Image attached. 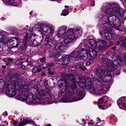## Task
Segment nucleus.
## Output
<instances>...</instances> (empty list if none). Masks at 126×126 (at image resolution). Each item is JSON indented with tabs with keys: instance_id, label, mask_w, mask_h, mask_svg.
<instances>
[{
	"instance_id": "nucleus-1",
	"label": "nucleus",
	"mask_w": 126,
	"mask_h": 126,
	"mask_svg": "<svg viewBox=\"0 0 126 126\" xmlns=\"http://www.w3.org/2000/svg\"><path fill=\"white\" fill-rule=\"evenodd\" d=\"M64 80H60L58 82L59 87L60 90L58 96H61L62 94L65 91L68 94V97L65 102H70L79 101L83 99L84 94L81 89L77 90L75 76L73 75L67 74L64 76Z\"/></svg>"
},
{
	"instance_id": "nucleus-2",
	"label": "nucleus",
	"mask_w": 126,
	"mask_h": 126,
	"mask_svg": "<svg viewBox=\"0 0 126 126\" xmlns=\"http://www.w3.org/2000/svg\"><path fill=\"white\" fill-rule=\"evenodd\" d=\"M101 9L102 11L106 14V16L109 25L111 27H113L117 30L122 31L123 27L120 25V20L115 15L123 16L126 19V11L121 9L120 6L118 5L115 4L113 7L111 4L108 3L103 4Z\"/></svg>"
},
{
	"instance_id": "nucleus-3",
	"label": "nucleus",
	"mask_w": 126,
	"mask_h": 126,
	"mask_svg": "<svg viewBox=\"0 0 126 126\" xmlns=\"http://www.w3.org/2000/svg\"><path fill=\"white\" fill-rule=\"evenodd\" d=\"M79 85L81 89L85 87L87 89H91L89 92L92 94L101 95L106 93V89L99 80L93 81L92 84L90 78L87 77L85 79L83 78L79 80Z\"/></svg>"
},
{
	"instance_id": "nucleus-4",
	"label": "nucleus",
	"mask_w": 126,
	"mask_h": 126,
	"mask_svg": "<svg viewBox=\"0 0 126 126\" xmlns=\"http://www.w3.org/2000/svg\"><path fill=\"white\" fill-rule=\"evenodd\" d=\"M67 28L65 26L59 27L56 34L57 36L59 38L63 36L64 42L65 44L75 41L82 34V31L80 27H78L75 29L73 34V30L68 29L66 32Z\"/></svg>"
},
{
	"instance_id": "nucleus-5",
	"label": "nucleus",
	"mask_w": 126,
	"mask_h": 126,
	"mask_svg": "<svg viewBox=\"0 0 126 126\" xmlns=\"http://www.w3.org/2000/svg\"><path fill=\"white\" fill-rule=\"evenodd\" d=\"M106 63L107 65L106 67V70L108 71V74L106 75L102 79L104 82H109L111 80L112 76L110 72L115 70L117 68V65L119 66L122 65L124 63V62L122 59H121L120 60H118L117 61H114L113 63L111 62L110 60L108 58L103 59L101 61L102 65L105 66Z\"/></svg>"
},
{
	"instance_id": "nucleus-6",
	"label": "nucleus",
	"mask_w": 126,
	"mask_h": 126,
	"mask_svg": "<svg viewBox=\"0 0 126 126\" xmlns=\"http://www.w3.org/2000/svg\"><path fill=\"white\" fill-rule=\"evenodd\" d=\"M36 86V88L35 87L33 90L35 98L34 103L33 104L44 105L52 104V103L50 101V96L49 94L44 90L39 89L37 86Z\"/></svg>"
},
{
	"instance_id": "nucleus-7",
	"label": "nucleus",
	"mask_w": 126,
	"mask_h": 126,
	"mask_svg": "<svg viewBox=\"0 0 126 126\" xmlns=\"http://www.w3.org/2000/svg\"><path fill=\"white\" fill-rule=\"evenodd\" d=\"M89 44L91 47V50L88 45L84 43V53L82 54L81 58L84 60H86L90 56V59H94L97 56V53L96 50L97 48V45L95 41L92 39L89 40Z\"/></svg>"
},
{
	"instance_id": "nucleus-8",
	"label": "nucleus",
	"mask_w": 126,
	"mask_h": 126,
	"mask_svg": "<svg viewBox=\"0 0 126 126\" xmlns=\"http://www.w3.org/2000/svg\"><path fill=\"white\" fill-rule=\"evenodd\" d=\"M29 86L25 85L21 90L20 91L17 98L19 100L23 101L26 100L28 104H30L34 103V96L33 94L29 90Z\"/></svg>"
},
{
	"instance_id": "nucleus-9",
	"label": "nucleus",
	"mask_w": 126,
	"mask_h": 126,
	"mask_svg": "<svg viewBox=\"0 0 126 126\" xmlns=\"http://www.w3.org/2000/svg\"><path fill=\"white\" fill-rule=\"evenodd\" d=\"M9 34L7 32L0 30V42L4 44L10 43L12 45L10 47L11 48L18 47L20 42V40L16 37L12 38L8 37Z\"/></svg>"
},
{
	"instance_id": "nucleus-10",
	"label": "nucleus",
	"mask_w": 126,
	"mask_h": 126,
	"mask_svg": "<svg viewBox=\"0 0 126 126\" xmlns=\"http://www.w3.org/2000/svg\"><path fill=\"white\" fill-rule=\"evenodd\" d=\"M14 82L11 85H7L6 87V95L9 97H13L16 93V91L18 88V83H21L22 80L20 79L18 77L14 79Z\"/></svg>"
},
{
	"instance_id": "nucleus-11",
	"label": "nucleus",
	"mask_w": 126,
	"mask_h": 126,
	"mask_svg": "<svg viewBox=\"0 0 126 126\" xmlns=\"http://www.w3.org/2000/svg\"><path fill=\"white\" fill-rule=\"evenodd\" d=\"M104 26L103 27L105 30H100L99 31V33L104 38H105L107 40H110L112 39V36L110 33L111 31V29L110 28L113 27H113H110L109 25L108 21L107 20H105L104 22Z\"/></svg>"
},
{
	"instance_id": "nucleus-12",
	"label": "nucleus",
	"mask_w": 126,
	"mask_h": 126,
	"mask_svg": "<svg viewBox=\"0 0 126 126\" xmlns=\"http://www.w3.org/2000/svg\"><path fill=\"white\" fill-rule=\"evenodd\" d=\"M83 44V42H81L78 47L71 53L69 55L70 56L75 58L77 60H79L80 58L82 59L81 58V55L80 56V55L81 53H84V47L85 46Z\"/></svg>"
},
{
	"instance_id": "nucleus-13",
	"label": "nucleus",
	"mask_w": 126,
	"mask_h": 126,
	"mask_svg": "<svg viewBox=\"0 0 126 126\" xmlns=\"http://www.w3.org/2000/svg\"><path fill=\"white\" fill-rule=\"evenodd\" d=\"M41 29L43 32V34L46 36H52L54 33V28L53 26L49 25L48 26L45 25L41 27Z\"/></svg>"
},
{
	"instance_id": "nucleus-14",
	"label": "nucleus",
	"mask_w": 126,
	"mask_h": 126,
	"mask_svg": "<svg viewBox=\"0 0 126 126\" xmlns=\"http://www.w3.org/2000/svg\"><path fill=\"white\" fill-rule=\"evenodd\" d=\"M101 65L103 67H104L105 69L102 70L100 69H97L96 70V73L98 76L101 79L105 77L106 75L108 74V71L106 70V67L107 65V64L105 63V65L104 66H103V64L101 63Z\"/></svg>"
},
{
	"instance_id": "nucleus-15",
	"label": "nucleus",
	"mask_w": 126,
	"mask_h": 126,
	"mask_svg": "<svg viewBox=\"0 0 126 126\" xmlns=\"http://www.w3.org/2000/svg\"><path fill=\"white\" fill-rule=\"evenodd\" d=\"M29 34L28 33L26 34V35L24 38V41L25 40H26V44H27V41L28 40L29 44L30 46H35L36 44H35V39L33 38V37L32 36H30V38H28Z\"/></svg>"
},
{
	"instance_id": "nucleus-16",
	"label": "nucleus",
	"mask_w": 126,
	"mask_h": 126,
	"mask_svg": "<svg viewBox=\"0 0 126 126\" xmlns=\"http://www.w3.org/2000/svg\"><path fill=\"white\" fill-rule=\"evenodd\" d=\"M6 3L14 6H20L21 5V1L18 0H6Z\"/></svg>"
},
{
	"instance_id": "nucleus-17",
	"label": "nucleus",
	"mask_w": 126,
	"mask_h": 126,
	"mask_svg": "<svg viewBox=\"0 0 126 126\" xmlns=\"http://www.w3.org/2000/svg\"><path fill=\"white\" fill-rule=\"evenodd\" d=\"M66 48V46H65L61 42L57 43L53 48L54 49L57 50L58 49L64 52Z\"/></svg>"
},
{
	"instance_id": "nucleus-18",
	"label": "nucleus",
	"mask_w": 126,
	"mask_h": 126,
	"mask_svg": "<svg viewBox=\"0 0 126 126\" xmlns=\"http://www.w3.org/2000/svg\"><path fill=\"white\" fill-rule=\"evenodd\" d=\"M52 52V53L53 57L55 60L58 61H60L61 60V58H59L61 56L60 52L56 49H54V48H53Z\"/></svg>"
},
{
	"instance_id": "nucleus-19",
	"label": "nucleus",
	"mask_w": 126,
	"mask_h": 126,
	"mask_svg": "<svg viewBox=\"0 0 126 126\" xmlns=\"http://www.w3.org/2000/svg\"><path fill=\"white\" fill-rule=\"evenodd\" d=\"M122 100V98L118 99L117 101L118 105L121 109H125L126 110V99H124L123 98Z\"/></svg>"
},
{
	"instance_id": "nucleus-20",
	"label": "nucleus",
	"mask_w": 126,
	"mask_h": 126,
	"mask_svg": "<svg viewBox=\"0 0 126 126\" xmlns=\"http://www.w3.org/2000/svg\"><path fill=\"white\" fill-rule=\"evenodd\" d=\"M45 40L47 42L45 44L46 46H49L50 47L52 46L54 44V39L49 36H48L46 37L45 38Z\"/></svg>"
},
{
	"instance_id": "nucleus-21",
	"label": "nucleus",
	"mask_w": 126,
	"mask_h": 126,
	"mask_svg": "<svg viewBox=\"0 0 126 126\" xmlns=\"http://www.w3.org/2000/svg\"><path fill=\"white\" fill-rule=\"evenodd\" d=\"M96 45L99 44V47H106L108 46V44L106 41L103 40L99 41L97 43L96 41Z\"/></svg>"
},
{
	"instance_id": "nucleus-22",
	"label": "nucleus",
	"mask_w": 126,
	"mask_h": 126,
	"mask_svg": "<svg viewBox=\"0 0 126 126\" xmlns=\"http://www.w3.org/2000/svg\"><path fill=\"white\" fill-rule=\"evenodd\" d=\"M70 56L67 55L65 56L64 59L63 61V64L64 65H66L69 63L70 61Z\"/></svg>"
},
{
	"instance_id": "nucleus-23",
	"label": "nucleus",
	"mask_w": 126,
	"mask_h": 126,
	"mask_svg": "<svg viewBox=\"0 0 126 126\" xmlns=\"http://www.w3.org/2000/svg\"><path fill=\"white\" fill-rule=\"evenodd\" d=\"M24 124H25V125L28 124H32L33 125L36 126V125L35 122L32 120H31L29 119H24Z\"/></svg>"
},
{
	"instance_id": "nucleus-24",
	"label": "nucleus",
	"mask_w": 126,
	"mask_h": 126,
	"mask_svg": "<svg viewBox=\"0 0 126 126\" xmlns=\"http://www.w3.org/2000/svg\"><path fill=\"white\" fill-rule=\"evenodd\" d=\"M40 27V26L38 24L35 25L33 27L32 30L35 31H37L39 32H41L42 33L41 31V30L39 29Z\"/></svg>"
},
{
	"instance_id": "nucleus-25",
	"label": "nucleus",
	"mask_w": 126,
	"mask_h": 126,
	"mask_svg": "<svg viewBox=\"0 0 126 126\" xmlns=\"http://www.w3.org/2000/svg\"><path fill=\"white\" fill-rule=\"evenodd\" d=\"M54 64L53 63H47L45 65V66H43V68H47L49 67L53 66Z\"/></svg>"
},
{
	"instance_id": "nucleus-26",
	"label": "nucleus",
	"mask_w": 126,
	"mask_h": 126,
	"mask_svg": "<svg viewBox=\"0 0 126 126\" xmlns=\"http://www.w3.org/2000/svg\"><path fill=\"white\" fill-rule=\"evenodd\" d=\"M97 118L98 119V121L97 122L95 125L96 126H100L103 123V121H101V120L99 119V118L97 117Z\"/></svg>"
},
{
	"instance_id": "nucleus-27",
	"label": "nucleus",
	"mask_w": 126,
	"mask_h": 126,
	"mask_svg": "<svg viewBox=\"0 0 126 126\" xmlns=\"http://www.w3.org/2000/svg\"><path fill=\"white\" fill-rule=\"evenodd\" d=\"M63 15V16H66L68 14V11L66 9H64L62 11Z\"/></svg>"
},
{
	"instance_id": "nucleus-28",
	"label": "nucleus",
	"mask_w": 126,
	"mask_h": 126,
	"mask_svg": "<svg viewBox=\"0 0 126 126\" xmlns=\"http://www.w3.org/2000/svg\"><path fill=\"white\" fill-rule=\"evenodd\" d=\"M13 60V59L12 58H9L7 59H4L3 61L5 62H12Z\"/></svg>"
},
{
	"instance_id": "nucleus-29",
	"label": "nucleus",
	"mask_w": 126,
	"mask_h": 126,
	"mask_svg": "<svg viewBox=\"0 0 126 126\" xmlns=\"http://www.w3.org/2000/svg\"><path fill=\"white\" fill-rule=\"evenodd\" d=\"M83 65L84 64L83 62H81L77 65L76 67L77 68H81V67H83Z\"/></svg>"
},
{
	"instance_id": "nucleus-30",
	"label": "nucleus",
	"mask_w": 126,
	"mask_h": 126,
	"mask_svg": "<svg viewBox=\"0 0 126 126\" xmlns=\"http://www.w3.org/2000/svg\"><path fill=\"white\" fill-rule=\"evenodd\" d=\"M103 100L104 101V103L107 102L108 101V99L109 97L106 96L102 97V98Z\"/></svg>"
},
{
	"instance_id": "nucleus-31",
	"label": "nucleus",
	"mask_w": 126,
	"mask_h": 126,
	"mask_svg": "<svg viewBox=\"0 0 126 126\" xmlns=\"http://www.w3.org/2000/svg\"><path fill=\"white\" fill-rule=\"evenodd\" d=\"M37 67H34L32 69V73L33 74H36L37 71Z\"/></svg>"
},
{
	"instance_id": "nucleus-32",
	"label": "nucleus",
	"mask_w": 126,
	"mask_h": 126,
	"mask_svg": "<svg viewBox=\"0 0 126 126\" xmlns=\"http://www.w3.org/2000/svg\"><path fill=\"white\" fill-rule=\"evenodd\" d=\"M104 101L103 100V99L101 98H99L98 100V102L100 104H102L104 103Z\"/></svg>"
},
{
	"instance_id": "nucleus-33",
	"label": "nucleus",
	"mask_w": 126,
	"mask_h": 126,
	"mask_svg": "<svg viewBox=\"0 0 126 126\" xmlns=\"http://www.w3.org/2000/svg\"><path fill=\"white\" fill-rule=\"evenodd\" d=\"M22 62L20 60H17L15 62V64L17 65H20L22 64Z\"/></svg>"
},
{
	"instance_id": "nucleus-34",
	"label": "nucleus",
	"mask_w": 126,
	"mask_h": 126,
	"mask_svg": "<svg viewBox=\"0 0 126 126\" xmlns=\"http://www.w3.org/2000/svg\"><path fill=\"white\" fill-rule=\"evenodd\" d=\"M121 46L122 47H126V41L122 42L121 44Z\"/></svg>"
},
{
	"instance_id": "nucleus-35",
	"label": "nucleus",
	"mask_w": 126,
	"mask_h": 126,
	"mask_svg": "<svg viewBox=\"0 0 126 126\" xmlns=\"http://www.w3.org/2000/svg\"><path fill=\"white\" fill-rule=\"evenodd\" d=\"M120 42H123L124 41H125V37H121L119 40Z\"/></svg>"
},
{
	"instance_id": "nucleus-36",
	"label": "nucleus",
	"mask_w": 126,
	"mask_h": 126,
	"mask_svg": "<svg viewBox=\"0 0 126 126\" xmlns=\"http://www.w3.org/2000/svg\"><path fill=\"white\" fill-rule=\"evenodd\" d=\"M20 67L21 68L25 69V70H27L28 69V68L26 66H25L24 65H20Z\"/></svg>"
},
{
	"instance_id": "nucleus-37",
	"label": "nucleus",
	"mask_w": 126,
	"mask_h": 126,
	"mask_svg": "<svg viewBox=\"0 0 126 126\" xmlns=\"http://www.w3.org/2000/svg\"><path fill=\"white\" fill-rule=\"evenodd\" d=\"M32 60L31 58H28L26 60V61L27 62H31Z\"/></svg>"
},
{
	"instance_id": "nucleus-38",
	"label": "nucleus",
	"mask_w": 126,
	"mask_h": 126,
	"mask_svg": "<svg viewBox=\"0 0 126 126\" xmlns=\"http://www.w3.org/2000/svg\"><path fill=\"white\" fill-rule=\"evenodd\" d=\"M46 60V58L45 57H43L40 59V61L42 62H45Z\"/></svg>"
},
{
	"instance_id": "nucleus-39",
	"label": "nucleus",
	"mask_w": 126,
	"mask_h": 126,
	"mask_svg": "<svg viewBox=\"0 0 126 126\" xmlns=\"http://www.w3.org/2000/svg\"><path fill=\"white\" fill-rule=\"evenodd\" d=\"M48 73L49 75H53L55 73L54 71H49L48 72Z\"/></svg>"
},
{
	"instance_id": "nucleus-40",
	"label": "nucleus",
	"mask_w": 126,
	"mask_h": 126,
	"mask_svg": "<svg viewBox=\"0 0 126 126\" xmlns=\"http://www.w3.org/2000/svg\"><path fill=\"white\" fill-rule=\"evenodd\" d=\"M86 69V68L85 67H81V70L83 71H85Z\"/></svg>"
},
{
	"instance_id": "nucleus-41",
	"label": "nucleus",
	"mask_w": 126,
	"mask_h": 126,
	"mask_svg": "<svg viewBox=\"0 0 126 126\" xmlns=\"http://www.w3.org/2000/svg\"><path fill=\"white\" fill-rule=\"evenodd\" d=\"M98 105L99 108L101 109H104L103 107V106L101 105H99L98 104Z\"/></svg>"
},
{
	"instance_id": "nucleus-42",
	"label": "nucleus",
	"mask_w": 126,
	"mask_h": 126,
	"mask_svg": "<svg viewBox=\"0 0 126 126\" xmlns=\"http://www.w3.org/2000/svg\"><path fill=\"white\" fill-rule=\"evenodd\" d=\"M27 65L29 66V67H32L34 66V65H33L32 63H30L28 64H27Z\"/></svg>"
},
{
	"instance_id": "nucleus-43",
	"label": "nucleus",
	"mask_w": 126,
	"mask_h": 126,
	"mask_svg": "<svg viewBox=\"0 0 126 126\" xmlns=\"http://www.w3.org/2000/svg\"><path fill=\"white\" fill-rule=\"evenodd\" d=\"M92 58H91V59H90V60H89L88 62L90 64L92 63L93 62V60H91Z\"/></svg>"
},
{
	"instance_id": "nucleus-44",
	"label": "nucleus",
	"mask_w": 126,
	"mask_h": 126,
	"mask_svg": "<svg viewBox=\"0 0 126 126\" xmlns=\"http://www.w3.org/2000/svg\"><path fill=\"white\" fill-rule=\"evenodd\" d=\"M2 114L4 116L5 115H6V116H7L8 115L7 113V112L6 111L4 113H3Z\"/></svg>"
},
{
	"instance_id": "nucleus-45",
	"label": "nucleus",
	"mask_w": 126,
	"mask_h": 126,
	"mask_svg": "<svg viewBox=\"0 0 126 126\" xmlns=\"http://www.w3.org/2000/svg\"><path fill=\"white\" fill-rule=\"evenodd\" d=\"M37 70H38L37 71V72H40L42 71L41 69V68H39V69H38L37 68Z\"/></svg>"
},
{
	"instance_id": "nucleus-46",
	"label": "nucleus",
	"mask_w": 126,
	"mask_h": 126,
	"mask_svg": "<svg viewBox=\"0 0 126 126\" xmlns=\"http://www.w3.org/2000/svg\"><path fill=\"white\" fill-rule=\"evenodd\" d=\"M17 123V122L16 121H14L13 123V124L14 125H16Z\"/></svg>"
},
{
	"instance_id": "nucleus-47",
	"label": "nucleus",
	"mask_w": 126,
	"mask_h": 126,
	"mask_svg": "<svg viewBox=\"0 0 126 126\" xmlns=\"http://www.w3.org/2000/svg\"><path fill=\"white\" fill-rule=\"evenodd\" d=\"M104 56L103 55H101L99 56V57L100 59H102V58Z\"/></svg>"
},
{
	"instance_id": "nucleus-48",
	"label": "nucleus",
	"mask_w": 126,
	"mask_h": 126,
	"mask_svg": "<svg viewBox=\"0 0 126 126\" xmlns=\"http://www.w3.org/2000/svg\"><path fill=\"white\" fill-rule=\"evenodd\" d=\"M6 64L8 66H9L10 65V64L9 63V62H6Z\"/></svg>"
},
{
	"instance_id": "nucleus-49",
	"label": "nucleus",
	"mask_w": 126,
	"mask_h": 126,
	"mask_svg": "<svg viewBox=\"0 0 126 126\" xmlns=\"http://www.w3.org/2000/svg\"><path fill=\"white\" fill-rule=\"evenodd\" d=\"M3 81V80L2 79H0V83L1 82H2V81ZM1 91H2L1 89L0 88V93L1 92Z\"/></svg>"
},
{
	"instance_id": "nucleus-50",
	"label": "nucleus",
	"mask_w": 126,
	"mask_h": 126,
	"mask_svg": "<svg viewBox=\"0 0 126 126\" xmlns=\"http://www.w3.org/2000/svg\"><path fill=\"white\" fill-rule=\"evenodd\" d=\"M21 59L22 60H23L24 59V57L23 56H21L20 57Z\"/></svg>"
},
{
	"instance_id": "nucleus-51",
	"label": "nucleus",
	"mask_w": 126,
	"mask_h": 126,
	"mask_svg": "<svg viewBox=\"0 0 126 126\" xmlns=\"http://www.w3.org/2000/svg\"><path fill=\"white\" fill-rule=\"evenodd\" d=\"M120 43V42L119 41H117V42L116 43V45L117 46H118L119 45V44Z\"/></svg>"
},
{
	"instance_id": "nucleus-52",
	"label": "nucleus",
	"mask_w": 126,
	"mask_h": 126,
	"mask_svg": "<svg viewBox=\"0 0 126 126\" xmlns=\"http://www.w3.org/2000/svg\"><path fill=\"white\" fill-rule=\"evenodd\" d=\"M2 67L4 69H5L6 67V66L4 65H2Z\"/></svg>"
},
{
	"instance_id": "nucleus-53",
	"label": "nucleus",
	"mask_w": 126,
	"mask_h": 126,
	"mask_svg": "<svg viewBox=\"0 0 126 126\" xmlns=\"http://www.w3.org/2000/svg\"><path fill=\"white\" fill-rule=\"evenodd\" d=\"M88 124H91V125H93L94 124V123L93 122L91 123L90 122H89L88 123Z\"/></svg>"
},
{
	"instance_id": "nucleus-54",
	"label": "nucleus",
	"mask_w": 126,
	"mask_h": 126,
	"mask_svg": "<svg viewBox=\"0 0 126 126\" xmlns=\"http://www.w3.org/2000/svg\"><path fill=\"white\" fill-rule=\"evenodd\" d=\"M45 75V73L44 72H43L42 73V74L41 75V76H43Z\"/></svg>"
},
{
	"instance_id": "nucleus-55",
	"label": "nucleus",
	"mask_w": 126,
	"mask_h": 126,
	"mask_svg": "<svg viewBox=\"0 0 126 126\" xmlns=\"http://www.w3.org/2000/svg\"><path fill=\"white\" fill-rule=\"evenodd\" d=\"M103 16L102 15H101L100 16H99V18H101Z\"/></svg>"
},
{
	"instance_id": "nucleus-56",
	"label": "nucleus",
	"mask_w": 126,
	"mask_h": 126,
	"mask_svg": "<svg viewBox=\"0 0 126 126\" xmlns=\"http://www.w3.org/2000/svg\"><path fill=\"white\" fill-rule=\"evenodd\" d=\"M46 126H51V125L50 124H48L47 125H46Z\"/></svg>"
},
{
	"instance_id": "nucleus-57",
	"label": "nucleus",
	"mask_w": 126,
	"mask_h": 126,
	"mask_svg": "<svg viewBox=\"0 0 126 126\" xmlns=\"http://www.w3.org/2000/svg\"><path fill=\"white\" fill-rule=\"evenodd\" d=\"M90 64V63H89L88 62H87V63H86V65H89Z\"/></svg>"
},
{
	"instance_id": "nucleus-58",
	"label": "nucleus",
	"mask_w": 126,
	"mask_h": 126,
	"mask_svg": "<svg viewBox=\"0 0 126 126\" xmlns=\"http://www.w3.org/2000/svg\"><path fill=\"white\" fill-rule=\"evenodd\" d=\"M68 6H66V5H65V7L66 8H68Z\"/></svg>"
},
{
	"instance_id": "nucleus-59",
	"label": "nucleus",
	"mask_w": 126,
	"mask_h": 126,
	"mask_svg": "<svg viewBox=\"0 0 126 126\" xmlns=\"http://www.w3.org/2000/svg\"><path fill=\"white\" fill-rule=\"evenodd\" d=\"M51 69L50 68H48V70L49 71H50V70Z\"/></svg>"
},
{
	"instance_id": "nucleus-60",
	"label": "nucleus",
	"mask_w": 126,
	"mask_h": 126,
	"mask_svg": "<svg viewBox=\"0 0 126 126\" xmlns=\"http://www.w3.org/2000/svg\"><path fill=\"white\" fill-rule=\"evenodd\" d=\"M115 48V47H114L112 49L113 50H114Z\"/></svg>"
},
{
	"instance_id": "nucleus-61",
	"label": "nucleus",
	"mask_w": 126,
	"mask_h": 126,
	"mask_svg": "<svg viewBox=\"0 0 126 126\" xmlns=\"http://www.w3.org/2000/svg\"><path fill=\"white\" fill-rule=\"evenodd\" d=\"M14 78V76H13L12 78V79H13Z\"/></svg>"
},
{
	"instance_id": "nucleus-62",
	"label": "nucleus",
	"mask_w": 126,
	"mask_h": 126,
	"mask_svg": "<svg viewBox=\"0 0 126 126\" xmlns=\"http://www.w3.org/2000/svg\"><path fill=\"white\" fill-rule=\"evenodd\" d=\"M26 27L27 28L28 27V25L26 26Z\"/></svg>"
},
{
	"instance_id": "nucleus-63",
	"label": "nucleus",
	"mask_w": 126,
	"mask_h": 126,
	"mask_svg": "<svg viewBox=\"0 0 126 126\" xmlns=\"http://www.w3.org/2000/svg\"><path fill=\"white\" fill-rule=\"evenodd\" d=\"M32 13V11L30 13V14H31Z\"/></svg>"
},
{
	"instance_id": "nucleus-64",
	"label": "nucleus",
	"mask_w": 126,
	"mask_h": 126,
	"mask_svg": "<svg viewBox=\"0 0 126 126\" xmlns=\"http://www.w3.org/2000/svg\"><path fill=\"white\" fill-rule=\"evenodd\" d=\"M14 119H12V121H14Z\"/></svg>"
}]
</instances>
